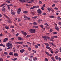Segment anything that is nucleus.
Wrapping results in <instances>:
<instances>
[{
    "instance_id": "obj_1",
    "label": "nucleus",
    "mask_w": 61,
    "mask_h": 61,
    "mask_svg": "<svg viewBox=\"0 0 61 61\" xmlns=\"http://www.w3.org/2000/svg\"><path fill=\"white\" fill-rule=\"evenodd\" d=\"M7 46L8 47H8L7 48V49H10L11 48H13V45L11 43H7Z\"/></svg>"
},
{
    "instance_id": "obj_2",
    "label": "nucleus",
    "mask_w": 61,
    "mask_h": 61,
    "mask_svg": "<svg viewBox=\"0 0 61 61\" xmlns=\"http://www.w3.org/2000/svg\"><path fill=\"white\" fill-rule=\"evenodd\" d=\"M36 29H32L30 30V32L31 33H35L36 32Z\"/></svg>"
},
{
    "instance_id": "obj_3",
    "label": "nucleus",
    "mask_w": 61,
    "mask_h": 61,
    "mask_svg": "<svg viewBox=\"0 0 61 61\" xmlns=\"http://www.w3.org/2000/svg\"><path fill=\"white\" fill-rule=\"evenodd\" d=\"M23 43V41H19L18 42H16L15 43V45H17V44H22Z\"/></svg>"
},
{
    "instance_id": "obj_4",
    "label": "nucleus",
    "mask_w": 61,
    "mask_h": 61,
    "mask_svg": "<svg viewBox=\"0 0 61 61\" xmlns=\"http://www.w3.org/2000/svg\"><path fill=\"white\" fill-rule=\"evenodd\" d=\"M37 11L39 14H41L42 13V11L40 9L38 10Z\"/></svg>"
},
{
    "instance_id": "obj_5",
    "label": "nucleus",
    "mask_w": 61,
    "mask_h": 61,
    "mask_svg": "<svg viewBox=\"0 0 61 61\" xmlns=\"http://www.w3.org/2000/svg\"><path fill=\"white\" fill-rule=\"evenodd\" d=\"M8 40V39L7 38H5L4 39L3 41L4 42H6Z\"/></svg>"
},
{
    "instance_id": "obj_6",
    "label": "nucleus",
    "mask_w": 61,
    "mask_h": 61,
    "mask_svg": "<svg viewBox=\"0 0 61 61\" xmlns=\"http://www.w3.org/2000/svg\"><path fill=\"white\" fill-rule=\"evenodd\" d=\"M25 49H22L20 50V52L21 53H24V52H25Z\"/></svg>"
},
{
    "instance_id": "obj_7",
    "label": "nucleus",
    "mask_w": 61,
    "mask_h": 61,
    "mask_svg": "<svg viewBox=\"0 0 61 61\" xmlns=\"http://www.w3.org/2000/svg\"><path fill=\"white\" fill-rule=\"evenodd\" d=\"M44 40L45 41H47V39H46V36H44Z\"/></svg>"
},
{
    "instance_id": "obj_8",
    "label": "nucleus",
    "mask_w": 61,
    "mask_h": 61,
    "mask_svg": "<svg viewBox=\"0 0 61 61\" xmlns=\"http://www.w3.org/2000/svg\"><path fill=\"white\" fill-rule=\"evenodd\" d=\"M18 40H23V38L21 37H18Z\"/></svg>"
},
{
    "instance_id": "obj_9",
    "label": "nucleus",
    "mask_w": 61,
    "mask_h": 61,
    "mask_svg": "<svg viewBox=\"0 0 61 61\" xmlns=\"http://www.w3.org/2000/svg\"><path fill=\"white\" fill-rule=\"evenodd\" d=\"M14 55L15 56H18V54L17 53H14Z\"/></svg>"
},
{
    "instance_id": "obj_10",
    "label": "nucleus",
    "mask_w": 61,
    "mask_h": 61,
    "mask_svg": "<svg viewBox=\"0 0 61 61\" xmlns=\"http://www.w3.org/2000/svg\"><path fill=\"white\" fill-rule=\"evenodd\" d=\"M22 33L23 34V35H24V36H26L27 35V33L26 32H22Z\"/></svg>"
},
{
    "instance_id": "obj_11",
    "label": "nucleus",
    "mask_w": 61,
    "mask_h": 61,
    "mask_svg": "<svg viewBox=\"0 0 61 61\" xmlns=\"http://www.w3.org/2000/svg\"><path fill=\"white\" fill-rule=\"evenodd\" d=\"M55 16L54 15H51L50 16V18H55Z\"/></svg>"
},
{
    "instance_id": "obj_12",
    "label": "nucleus",
    "mask_w": 61,
    "mask_h": 61,
    "mask_svg": "<svg viewBox=\"0 0 61 61\" xmlns=\"http://www.w3.org/2000/svg\"><path fill=\"white\" fill-rule=\"evenodd\" d=\"M20 2H21V3H24L25 2V0H20Z\"/></svg>"
},
{
    "instance_id": "obj_13",
    "label": "nucleus",
    "mask_w": 61,
    "mask_h": 61,
    "mask_svg": "<svg viewBox=\"0 0 61 61\" xmlns=\"http://www.w3.org/2000/svg\"><path fill=\"white\" fill-rule=\"evenodd\" d=\"M37 18V16H35L34 17H33L32 18V19H36V18Z\"/></svg>"
},
{
    "instance_id": "obj_14",
    "label": "nucleus",
    "mask_w": 61,
    "mask_h": 61,
    "mask_svg": "<svg viewBox=\"0 0 61 61\" xmlns=\"http://www.w3.org/2000/svg\"><path fill=\"white\" fill-rule=\"evenodd\" d=\"M24 14H27L28 13V12L27 11H24L23 12Z\"/></svg>"
},
{
    "instance_id": "obj_15",
    "label": "nucleus",
    "mask_w": 61,
    "mask_h": 61,
    "mask_svg": "<svg viewBox=\"0 0 61 61\" xmlns=\"http://www.w3.org/2000/svg\"><path fill=\"white\" fill-rule=\"evenodd\" d=\"M44 44L46 46H49V44L46 43L45 42L44 43Z\"/></svg>"
},
{
    "instance_id": "obj_16",
    "label": "nucleus",
    "mask_w": 61,
    "mask_h": 61,
    "mask_svg": "<svg viewBox=\"0 0 61 61\" xmlns=\"http://www.w3.org/2000/svg\"><path fill=\"white\" fill-rule=\"evenodd\" d=\"M55 28L56 29V30L57 31H59V28H58L57 27H55Z\"/></svg>"
},
{
    "instance_id": "obj_17",
    "label": "nucleus",
    "mask_w": 61,
    "mask_h": 61,
    "mask_svg": "<svg viewBox=\"0 0 61 61\" xmlns=\"http://www.w3.org/2000/svg\"><path fill=\"white\" fill-rule=\"evenodd\" d=\"M55 58L57 60H58V56H55Z\"/></svg>"
},
{
    "instance_id": "obj_18",
    "label": "nucleus",
    "mask_w": 61,
    "mask_h": 61,
    "mask_svg": "<svg viewBox=\"0 0 61 61\" xmlns=\"http://www.w3.org/2000/svg\"><path fill=\"white\" fill-rule=\"evenodd\" d=\"M45 53L47 55V56H49V53L47 52L46 51L45 52Z\"/></svg>"
},
{
    "instance_id": "obj_19",
    "label": "nucleus",
    "mask_w": 61,
    "mask_h": 61,
    "mask_svg": "<svg viewBox=\"0 0 61 61\" xmlns=\"http://www.w3.org/2000/svg\"><path fill=\"white\" fill-rule=\"evenodd\" d=\"M8 22L9 23H12V22L10 20H7Z\"/></svg>"
},
{
    "instance_id": "obj_20",
    "label": "nucleus",
    "mask_w": 61,
    "mask_h": 61,
    "mask_svg": "<svg viewBox=\"0 0 61 61\" xmlns=\"http://www.w3.org/2000/svg\"><path fill=\"white\" fill-rule=\"evenodd\" d=\"M47 9L49 11V12H50L51 11V9L49 8V7H48L47 8Z\"/></svg>"
},
{
    "instance_id": "obj_21",
    "label": "nucleus",
    "mask_w": 61,
    "mask_h": 61,
    "mask_svg": "<svg viewBox=\"0 0 61 61\" xmlns=\"http://www.w3.org/2000/svg\"><path fill=\"white\" fill-rule=\"evenodd\" d=\"M5 28L7 29H9V26H5Z\"/></svg>"
},
{
    "instance_id": "obj_22",
    "label": "nucleus",
    "mask_w": 61,
    "mask_h": 61,
    "mask_svg": "<svg viewBox=\"0 0 61 61\" xmlns=\"http://www.w3.org/2000/svg\"><path fill=\"white\" fill-rule=\"evenodd\" d=\"M34 46L36 48H38V47L37 46V45H34Z\"/></svg>"
},
{
    "instance_id": "obj_23",
    "label": "nucleus",
    "mask_w": 61,
    "mask_h": 61,
    "mask_svg": "<svg viewBox=\"0 0 61 61\" xmlns=\"http://www.w3.org/2000/svg\"><path fill=\"white\" fill-rule=\"evenodd\" d=\"M33 25H37V23H36V22H35L33 23Z\"/></svg>"
},
{
    "instance_id": "obj_24",
    "label": "nucleus",
    "mask_w": 61,
    "mask_h": 61,
    "mask_svg": "<svg viewBox=\"0 0 61 61\" xmlns=\"http://www.w3.org/2000/svg\"><path fill=\"white\" fill-rule=\"evenodd\" d=\"M23 47H28V45H24L23 46Z\"/></svg>"
},
{
    "instance_id": "obj_25",
    "label": "nucleus",
    "mask_w": 61,
    "mask_h": 61,
    "mask_svg": "<svg viewBox=\"0 0 61 61\" xmlns=\"http://www.w3.org/2000/svg\"><path fill=\"white\" fill-rule=\"evenodd\" d=\"M9 55H10V56H13V53L10 52L9 53Z\"/></svg>"
},
{
    "instance_id": "obj_26",
    "label": "nucleus",
    "mask_w": 61,
    "mask_h": 61,
    "mask_svg": "<svg viewBox=\"0 0 61 61\" xmlns=\"http://www.w3.org/2000/svg\"><path fill=\"white\" fill-rule=\"evenodd\" d=\"M37 60V58L36 57H35L34 58H33V61H34Z\"/></svg>"
},
{
    "instance_id": "obj_27",
    "label": "nucleus",
    "mask_w": 61,
    "mask_h": 61,
    "mask_svg": "<svg viewBox=\"0 0 61 61\" xmlns=\"http://www.w3.org/2000/svg\"><path fill=\"white\" fill-rule=\"evenodd\" d=\"M11 15H15V13H14V12H11Z\"/></svg>"
},
{
    "instance_id": "obj_28",
    "label": "nucleus",
    "mask_w": 61,
    "mask_h": 61,
    "mask_svg": "<svg viewBox=\"0 0 61 61\" xmlns=\"http://www.w3.org/2000/svg\"><path fill=\"white\" fill-rule=\"evenodd\" d=\"M18 11L19 12H20L21 11V9L20 8H19L18 9Z\"/></svg>"
},
{
    "instance_id": "obj_29",
    "label": "nucleus",
    "mask_w": 61,
    "mask_h": 61,
    "mask_svg": "<svg viewBox=\"0 0 61 61\" xmlns=\"http://www.w3.org/2000/svg\"><path fill=\"white\" fill-rule=\"evenodd\" d=\"M13 5L12 4H10L9 5H7V6H8L9 7H10V6H13Z\"/></svg>"
},
{
    "instance_id": "obj_30",
    "label": "nucleus",
    "mask_w": 61,
    "mask_h": 61,
    "mask_svg": "<svg viewBox=\"0 0 61 61\" xmlns=\"http://www.w3.org/2000/svg\"><path fill=\"white\" fill-rule=\"evenodd\" d=\"M30 36H31V35H28L26 36V37H30Z\"/></svg>"
},
{
    "instance_id": "obj_31",
    "label": "nucleus",
    "mask_w": 61,
    "mask_h": 61,
    "mask_svg": "<svg viewBox=\"0 0 61 61\" xmlns=\"http://www.w3.org/2000/svg\"><path fill=\"white\" fill-rule=\"evenodd\" d=\"M2 10L3 12H5V8H4Z\"/></svg>"
},
{
    "instance_id": "obj_32",
    "label": "nucleus",
    "mask_w": 61,
    "mask_h": 61,
    "mask_svg": "<svg viewBox=\"0 0 61 61\" xmlns=\"http://www.w3.org/2000/svg\"><path fill=\"white\" fill-rule=\"evenodd\" d=\"M46 47L47 49H50L51 48L50 47L46 46Z\"/></svg>"
},
{
    "instance_id": "obj_33",
    "label": "nucleus",
    "mask_w": 61,
    "mask_h": 61,
    "mask_svg": "<svg viewBox=\"0 0 61 61\" xmlns=\"http://www.w3.org/2000/svg\"><path fill=\"white\" fill-rule=\"evenodd\" d=\"M33 28H38V26H33Z\"/></svg>"
},
{
    "instance_id": "obj_34",
    "label": "nucleus",
    "mask_w": 61,
    "mask_h": 61,
    "mask_svg": "<svg viewBox=\"0 0 61 61\" xmlns=\"http://www.w3.org/2000/svg\"><path fill=\"white\" fill-rule=\"evenodd\" d=\"M31 49L30 47H29L28 48V50L29 51H31Z\"/></svg>"
},
{
    "instance_id": "obj_35",
    "label": "nucleus",
    "mask_w": 61,
    "mask_h": 61,
    "mask_svg": "<svg viewBox=\"0 0 61 61\" xmlns=\"http://www.w3.org/2000/svg\"><path fill=\"white\" fill-rule=\"evenodd\" d=\"M53 2L54 3H58V1L57 0H54L53 1Z\"/></svg>"
},
{
    "instance_id": "obj_36",
    "label": "nucleus",
    "mask_w": 61,
    "mask_h": 61,
    "mask_svg": "<svg viewBox=\"0 0 61 61\" xmlns=\"http://www.w3.org/2000/svg\"><path fill=\"white\" fill-rule=\"evenodd\" d=\"M39 4L41 5V4H42V2L41 1H40L39 2Z\"/></svg>"
},
{
    "instance_id": "obj_37",
    "label": "nucleus",
    "mask_w": 61,
    "mask_h": 61,
    "mask_svg": "<svg viewBox=\"0 0 61 61\" xmlns=\"http://www.w3.org/2000/svg\"><path fill=\"white\" fill-rule=\"evenodd\" d=\"M30 0V2L31 3H32V2H34V0Z\"/></svg>"
},
{
    "instance_id": "obj_38",
    "label": "nucleus",
    "mask_w": 61,
    "mask_h": 61,
    "mask_svg": "<svg viewBox=\"0 0 61 61\" xmlns=\"http://www.w3.org/2000/svg\"><path fill=\"white\" fill-rule=\"evenodd\" d=\"M24 18H27V16L25 15H24Z\"/></svg>"
},
{
    "instance_id": "obj_39",
    "label": "nucleus",
    "mask_w": 61,
    "mask_h": 61,
    "mask_svg": "<svg viewBox=\"0 0 61 61\" xmlns=\"http://www.w3.org/2000/svg\"><path fill=\"white\" fill-rule=\"evenodd\" d=\"M4 54H5L6 55H8V53H7V52H4Z\"/></svg>"
},
{
    "instance_id": "obj_40",
    "label": "nucleus",
    "mask_w": 61,
    "mask_h": 61,
    "mask_svg": "<svg viewBox=\"0 0 61 61\" xmlns=\"http://www.w3.org/2000/svg\"><path fill=\"white\" fill-rule=\"evenodd\" d=\"M34 7H35V8H39V6H34Z\"/></svg>"
},
{
    "instance_id": "obj_41",
    "label": "nucleus",
    "mask_w": 61,
    "mask_h": 61,
    "mask_svg": "<svg viewBox=\"0 0 61 61\" xmlns=\"http://www.w3.org/2000/svg\"><path fill=\"white\" fill-rule=\"evenodd\" d=\"M50 32H53V30H52V29H51L50 30Z\"/></svg>"
},
{
    "instance_id": "obj_42",
    "label": "nucleus",
    "mask_w": 61,
    "mask_h": 61,
    "mask_svg": "<svg viewBox=\"0 0 61 61\" xmlns=\"http://www.w3.org/2000/svg\"><path fill=\"white\" fill-rule=\"evenodd\" d=\"M17 58H15L14 59L13 61H15L16 60H17Z\"/></svg>"
},
{
    "instance_id": "obj_43",
    "label": "nucleus",
    "mask_w": 61,
    "mask_h": 61,
    "mask_svg": "<svg viewBox=\"0 0 61 61\" xmlns=\"http://www.w3.org/2000/svg\"><path fill=\"white\" fill-rule=\"evenodd\" d=\"M58 60L59 61H61V58L60 57H59L58 58Z\"/></svg>"
},
{
    "instance_id": "obj_44",
    "label": "nucleus",
    "mask_w": 61,
    "mask_h": 61,
    "mask_svg": "<svg viewBox=\"0 0 61 61\" xmlns=\"http://www.w3.org/2000/svg\"><path fill=\"white\" fill-rule=\"evenodd\" d=\"M27 43L28 44V45H31V43L28 42H27Z\"/></svg>"
},
{
    "instance_id": "obj_45",
    "label": "nucleus",
    "mask_w": 61,
    "mask_h": 61,
    "mask_svg": "<svg viewBox=\"0 0 61 61\" xmlns=\"http://www.w3.org/2000/svg\"><path fill=\"white\" fill-rule=\"evenodd\" d=\"M58 53V51H55V54H57V53Z\"/></svg>"
},
{
    "instance_id": "obj_46",
    "label": "nucleus",
    "mask_w": 61,
    "mask_h": 61,
    "mask_svg": "<svg viewBox=\"0 0 61 61\" xmlns=\"http://www.w3.org/2000/svg\"><path fill=\"white\" fill-rule=\"evenodd\" d=\"M54 9L55 10H58V8L56 7L54 8Z\"/></svg>"
},
{
    "instance_id": "obj_47",
    "label": "nucleus",
    "mask_w": 61,
    "mask_h": 61,
    "mask_svg": "<svg viewBox=\"0 0 61 61\" xmlns=\"http://www.w3.org/2000/svg\"><path fill=\"white\" fill-rule=\"evenodd\" d=\"M3 36V35L2 33H1L0 34V36H1V37Z\"/></svg>"
},
{
    "instance_id": "obj_48",
    "label": "nucleus",
    "mask_w": 61,
    "mask_h": 61,
    "mask_svg": "<svg viewBox=\"0 0 61 61\" xmlns=\"http://www.w3.org/2000/svg\"><path fill=\"white\" fill-rule=\"evenodd\" d=\"M45 6H46V5L45 4H44L42 6V7L44 8L45 7Z\"/></svg>"
},
{
    "instance_id": "obj_49",
    "label": "nucleus",
    "mask_w": 61,
    "mask_h": 61,
    "mask_svg": "<svg viewBox=\"0 0 61 61\" xmlns=\"http://www.w3.org/2000/svg\"><path fill=\"white\" fill-rule=\"evenodd\" d=\"M3 15H4V16H5V17H6V18H7V16H6V15H5V14H3Z\"/></svg>"
},
{
    "instance_id": "obj_50",
    "label": "nucleus",
    "mask_w": 61,
    "mask_h": 61,
    "mask_svg": "<svg viewBox=\"0 0 61 61\" xmlns=\"http://www.w3.org/2000/svg\"><path fill=\"white\" fill-rule=\"evenodd\" d=\"M57 33L56 32H53V34H56Z\"/></svg>"
},
{
    "instance_id": "obj_51",
    "label": "nucleus",
    "mask_w": 61,
    "mask_h": 61,
    "mask_svg": "<svg viewBox=\"0 0 61 61\" xmlns=\"http://www.w3.org/2000/svg\"><path fill=\"white\" fill-rule=\"evenodd\" d=\"M34 6H33V7L31 8H30L31 9H34V8H35V7H34Z\"/></svg>"
},
{
    "instance_id": "obj_52",
    "label": "nucleus",
    "mask_w": 61,
    "mask_h": 61,
    "mask_svg": "<svg viewBox=\"0 0 61 61\" xmlns=\"http://www.w3.org/2000/svg\"><path fill=\"white\" fill-rule=\"evenodd\" d=\"M42 30H43V31H45V29L44 28H42Z\"/></svg>"
},
{
    "instance_id": "obj_53",
    "label": "nucleus",
    "mask_w": 61,
    "mask_h": 61,
    "mask_svg": "<svg viewBox=\"0 0 61 61\" xmlns=\"http://www.w3.org/2000/svg\"><path fill=\"white\" fill-rule=\"evenodd\" d=\"M33 52L34 53H36V51H34V50H32Z\"/></svg>"
},
{
    "instance_id": "obj_54",
    "label": "nucleus",
    "mask_w": 61,
    "mask_h": 61,
    "mask_svg": "<svg viewBox=\"0 0 61 61\" xmlns=\"http://www.w3.org/2000/svg\"><path fill=\"white\" fill-rule=\"evenodd\" d=\"M57 19L58 20H60V17H57Z\"/></svg>"
},
{
    "instance_id": "obj_55",
    "label": "nucleus",
    "mask_w": 61,
    "mask_h": 61,
    "mask_svg": "<svg viewBox=\"0 0 61 61\" xmlns=\"http://www.w3.org/2000/svg\"><path fill=\"white\" fill-rule=\"evenodd\" d=\"M18 22H20V21H21V20L20 19H18Z\"/></svg>"
},
{
    "instance_id": "obj_56",
    "label": "nucleus",
    "mask_w": 61,
    "mask_h": 61,
    "mask_svg": "<svg viewBox=\"0 0 61 61\" xmlns=\"http://www.w3.org/2000/svg\"><path fill=\"white\" fill-rule=\"evenodd\" d=\"M6 3H11V2L8 1H6Z\"/></svg>"
},
{
    "instance_id": "obj_57",
    "label": "nucleus",
    "mask_w": 61,
    "mask_h": 61,
    "mask_svg": "<svg viewBox=\"0 0 61 61\" xmlns=\"http://www.w3.org/2000/svg\"><path fill=\"white\" fill-rule=\"evenodd\" d=\"M8 8V9L9 10H10V7H8V6H7Z\"/></svg>"
},
{
    "instance_id": "obj_58",
    "label": "nucleus",
    "mask_w": 61,
    "mask_h": 61,
    "mask_svg": "<svg viewBox=\"0 0 61 61\" xmlns=\"http://www.w3.org/2000/svg\"><path fill=\"white\" fill-rule=\"evenodd\" d=\"M0 61H3V59L2 58L0 59Z\"/></svg>"
},
{
    "instance_id": "obj_59",
    "label": "nucleus",
    "mask_w": 61,
    "mask_h": 61,
    "mask_svg": "<svg viewBox=\"0 0 61 61\" xmlns=\"http://www.w3.org/2000/svg\"><path fill=\"white\" fill-rule=\"evenodd\" d=\"M45 61H48V59H47V58H45Z\"/></svg>"
},
{
    "instance_id": "obj_60",
    "label": "nucleus",
    "mask_w": 61,
    "mask_h": 61,
    "mask_svg": "<svg viewBox=\"0 0 61 61\" xmlns=\"http://www.w3.org/2000/svg\"><path fill=\"white\" fill-rule=\"evenodd\" d=\"M19 48V46H18L16 47V48L17 49H18V48Z\"/></svg>"
},
{
    "instance_id": "obj_61",
    "label": "nucleus",
    "mask_w": 61,
    "mask_h": 61,
    "mask_svg": "<svg viewBox=\"0 0 61 61\" xmlns=\"http://www.w3.org/2000/svg\"><path fill=\"white\" fill-rule=\"evenodd\" d=\"M3 46V44L2 43H1L0 44V46Z\"/></svg>"
},
{
    "instance_id": "obj_62",
    "label": "nucleus",
    "mask_w": 61,
    "mask_h": 61,
    "mask_svg": "<svg viewBox=\"0 0 61 61\" xmlns=\"http://www.w3.org/2000/svg\"><path fill=\"white\" fill-rule=\"evenodd\" d=\"M12 32H15V30L13 29L12 30Z\"/></svg>"
},
{
    "instance_id": "obj_63",
    "label": "nucleus",
    "mask_w": 61,
    "mask_h": 61,
    "mask_svg": "<svg viewBox=\"0 0 61 61\" xmlns=\"http://www.w3.org/2000/svg\"><path fill=\"white\" fill-rule=\"evenodd\" d=\"M27 59H28V57H26L25 58V60H27Z\"/></svg>"
},
{
    "instance_id": "obj_64",
    "label": "nucleus",
    "mask_w": 61,
    "mask_h": 61,
    "mask_svg": "<svg viewBox=\"0 0 61 61\" xmlns=\"http://www.w3.org/2000/svg\"><path fill=\"white\" fill-rule=\"evenodd\" d=\"M52 39H54V38H55L54 36H53V37H52L51 38Z\"/></svg>"
}]
</instances>
